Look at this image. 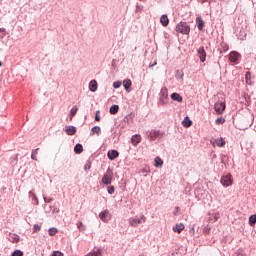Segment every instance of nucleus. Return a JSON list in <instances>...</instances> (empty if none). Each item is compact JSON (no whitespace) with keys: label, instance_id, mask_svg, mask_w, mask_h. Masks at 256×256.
<instances>
[{"label":"nucleus","instance_id":"f257e3e1","mask_svg":"<svg viewBox=\"0 0 256 256\" xmlns=\"http://www.w3.org/2000/svg\"><path fill=\"white\" fill-rule=\"evenodd\" d=\"M176 31L177 33H182L183 35H189V33H191V28L187 22H180L176 26Z\"/></svg>","mask_w":256,"mask_h":256},{"label":"nucleus","instance_id":"ddd939ff","mask_svg":"<svg viewBox=\"0 0 256 256\" xmlns=\"http://www.w3.org/2000/svg\"><path fill=\"white\" fill-rule=\"evenodd\" d=\"M123 85H124V88L125 90L127 91V93H131V85H133V83L131 82L130 79H125L123 81Z\"/></svg>","mask_w":256,"mask_h":256},{"label":"nucleus","instance_id":"1a4fd4ad","mask_svg":"<svg viewBox=\"0 0 256 256\" xmlns=\"http://www.w3.org/2000/svg\"><path fill=\"white\" fill-rule=\"evenodd\" d=\"M131 143H132V145L137 147V145H139V143H141V135H139V134L133 135L131 138Z\"/></svg>","mask_w":256,"mask_h":256},{"label":"nucleus","instance_id":"a19ab883","mask_svg":"<svg viewBox=\"0 0 256 256\" xmlns=\"http://www.w3.org/2000/svg\"><path fill=\"white\" fill-rule=\"evenodd\" d=\"M44 201H45V203H51L53 201V199L44 197Z\"/></svg>","mask_w":256,"mask_h":256},{"label":"nucleus","instance_id":"c756f323","mask_svg":"<svg viewBox=\"0 0 256 256\" xmlns=\"http://www.w3.org/2000/svg\"><path fill=\"white\" fill-rule=\"evenodd\" d=\"M7 35V30L5 28H0V39H3Z\"/></svg>","mask_w":256,"mask_h":256},{"label":"nucleus","instance_id":"a878e982","mask_svg":"<svg viewBox=\"0 0 256 256\" xmlns=\"http://www.w3.org/2000/svg\"><path fill=\"white\" fill-rule=\"evenodd\" d=\"M91 131H92L91 135H95V133H96V135H100V133H101V127H99V126H94V127L91 129Z\"/></svg>","mask_w":256,"mask_h":256},{"label":"nucleus","instance_id":"6e6552de","mask_svg":"<svg viewBox=\"0 0 256 256\" xmlns=\"http://www.w3.org/2000/svg\"><path fill=\"white\" fill-rule=\"evenodd\" d=\"M118 157L119 152L117 150L108 151V159H110V161H115Z\"/></svg>","mask_w":256,"mask_h":256},{"label":"nucleus","instance_id":"20e7f679","mask_svg":"<svg viewBox=\"0 0 256 256\" xmlns=\"http://www.w3.org/2000/svg\"><path fill=\"white\" fill-rule=\"evenodd\" d=\"M223 187H231L233 185V176L231 174H227L221 177L220 179Z\"/></svg>","mask_w":256,"mask_h":256},{"label":"nucleus","instance_id":"393cba45","mask_svg":"<svg viewBox=\"0 0 256 256\" xmlns=\"http://www.w3.org/2000/svg\"><path fill=\"white\" fill-rule=\"evenodd\" d=\"M9 241H11V243H19V236L16 234H10Z\"/></svg>","mask_w":256,"mask_h":256},{"label":"nucleus","instance_id":"dca6fc26","mask_svg":"<svg viewBox=\"0 0 256 256\" xmlns=\"http://www.w3.org/2000/svg\"><path fill=\"white\" fill-rule=\"evenodd\" d=\"M97 81L96 80H92L89 83V90L92 91V93H95V91H97Z\"/></svg>","mask_w":256,"mask_h":256},{"label":"nucleus","instance_id":"f8f14e48","mask_svg":"<svg viewBox=\"0 0 256 256\" xmlns=\"http://www.w3.org/2000/svg\"><path fill=\"white\" fill-rule=\"evenodd\" d=\"M239 59V53L238 52H231L229 54V60L231 61V63H237V60Z\"/></svg>","mask_w":256,"mask_h":256},{"label":"nucleus","instance_id":"4c0bfd02","mask_svg":"<svg viewBox=\"0 0 256 256\" xmlns=\"http://www.w3.org/2000/svg\"><path fill=\"white\" fill-rule=\"evenodd\" d=\"M52 256H63V253L61 251H54Z\"/></svg>","mask_w":256,"mask_h":256},{"label":"nucleus","instance_id":"4be33fe9","mask_svg":"<svg viewBox=\"0 0 256 256\" xmlns=\"http://www.w3.org/2000/svg\"><path fill=\"white\" fill-rule=\"evenodd\" d=\"M74 152L77 155H81V153H83V145L81 144H76V146L74 147Z\"/></svg>","mask_w":256,"mask_h":256},{"label":"nucleus","instance_id":"bb28decb","mask_svg":"<svg viewBox=\"0 0 256 256\" xmlns=\"http://www.w3.org/2000/svg\"><path fill=\"white\" fill-rule=\"evenodd\" d=\"M77 111H79V108H78L77 106H74V107L70 110L71 119H73V117H75V115H77Z\"/></svg>","mask_w":256,"mask_h":256},{"label":"nucleus","instance_id":"9d476101","mask_svg":"<svg viewBox=\"0 0 256 256\" xmlns=\"http://www.w3.org/2000/svg\"><path fill=\"white\" fill-rule=\"evenodd\" d=\"M99 217L101 221H103L104 223H107V221H109V219H107L109 217V210L100 212Z\"/></svg>","mask_w":256,"mask_h":256},{"label":"nucleus","instance_id":"2eb2a0df","mask_svg":"<svg viewBox=\"0 0 256 256\" xmlns=\"http://www.w3.org/2000/svg\"><path fill=\"white\" fill-rule=\"evenodd\" d=\"M184 229H185V225L183 223L176 224L173 227V231H175L176 233H181Z\"/></svg>","mask_w":256,"mask_h":256},{"label":"nucleus","instance_id":"79ce46f5","mask_svg":"<svg viewBox=\"0 0 256 256\" xmlns=\"http://www.w3.org/2000/svg\"><path fill=\"white\" fill-rule=\"evenodd\" d=\"M77 227H78V229H81V227H83V222H78Z\"/></svg>","mask_w":256,"mask_h":256},{"label":"nucleus","instance_id":"ea45409f","mask_svg":"<svg viewBox=\"0 0 256 256\" xmlns=\"http://www.w3.org/2000/svg\"><path fill=\"white\" fill-rule=\"evenodd\" d=\"M95 121H101V116H99V111L96 112Z\"/></svg>","mask_w":256,"mask_h":256},{"label":"nucleus","instance_id":"09e8293b","mask_svg":"<svg viewBox=\"0 0 256 256\" xmlns=\"http://www.w3.org/2000/svg\"><path fill=\"white\" fill-rule=\"evenodd\" d=\"M2 63L0 62V67H1Z\"/></svg>","mask_w":256,"mask_h":256},{"label":"nucleus","instance_id":"423d86ee","mask_svg":"<svg viewBox=\"0 0 256 256\" xmlns=\"http://www.w3.org/2000/svg\"><path fill=\"white\" fill-rule=\"evenodd\" d=\"M214 109L218 115L223 114V111H225V102H216L214 105Z\"/></svg>","mask_w":256,"mask_h":256},{"label":"nucleus","instance_id":"4468645a","mask_svg":"<svg viewBox=\"0 0 256 256\" xmlns=\"http://www.w3.org/2000/svg\"><path fill=\"white\" fill-rule=\"evenodd\" d=\"M197 28L199 31H203V27H205V22L203 21V18L197 17L196 18Z\"/></svg>","mask_w":256,"mask_h":256},{"label":"nucleus","instance_id":"7c9ffc66","mask_svg":"<svg viewBox=\"0 0 256 256\" xmlns=\"http://www.w3.org/2000/svg\"><path fill=\"white\" fill-rule=\"evenodd\" d=\"M107 190L110 195H113V193H115V186H109Z\"/></svg>","mask_w":256,"mask_h":256},{"label":"nucleus","instance_id":"aec40b11","mask_svg":"<svg viewBox=\"0 0 256 256\" xmlns=\"http://www.w3.org/2000/svg\"><path fill=\"white\" fill-rule=\"evenodd\" d=\"M213 145H217V147H225V139L223 138L216 139Z\"/></svg>","mask_w":256,"mask_h":256},{"label":"nucleus","instance_id":"e433bc0d","mask_svg":"<svg viewBox=\"0 0 256 256\" xmlns=\"http://www.w3.org/2000/svg\"><path fill=\"white\" fill-rule=\"evenodd\" d=\"M37 231H41V226H39L38 224L34 225V233H37Z\"/></svg>","mask_w":256,"mask_h":256},{"label":"nucleus","instance_id":"c9c22d12","mask_svg":"<svg viewBox=\"0 0 256 256\" xmlns=\"http://www.w3.org/2000/svg\"><path fill=\"white\" fill-rule=\"evenodd\" d=\"M245 77H246V83L249 84V81H250V79H251V72H246Z\"/></svg>","mask_w":256,"mask_h":256},{"label":"nucleus","instance_id":"a211bd4d","mask_svg":"<svg viewBox=\"0 0 256 256\" xmlns=\"http://www.w3.org/2000/svg\"><path fill=\"white\" fill-rule=\"evenodd\" d=\"M67 135H75L77 133V129L73 126H66Z\"/></svg>","mask_w":256,"mask_h":256},{"label":"nucleus","instance_id":"39448f33","mask_svg":"<svg viewBox=\"0 0 256 256\" xmlns=\"http://www.w3.org/2000/svg\"><path fill=\"white\" fill-rule=\"evenodd\" d=\"M169 97V90L164 87L161 89L160 91V102L162 103V105L167 104L168 98Z\"/></svg>","mask_w":256,"mask_h":256},{"label":"nucleus","instance_id":"7ed1b4c3","mask_svg":"<svg viewBox=\"0 0 256 256\" xmlns=\"http://www.w3.org/2000/svg\"><path fill=\"white\" fill-rule=\"evenodd\" d=\"M102 183L104 185H111L112 181H113V170H111L110 168H108L106 170V173L103 175L102 177Z\"/></svg>","mask_w":256,"mask_h":256},{"label":"nucleus","instance_id":"37998d69","mask_svg":"<svg viewBox=\"0 0 256 256\" xmlns=\"http://www.w3.org/2000/svg\"><path fill=\"white\" fill-rule=\"evenodd\" d=\"M205 1H207V0H202V3H205Z\"/></svg>","mask_w":256,"mask_h":256},{"label":"nucleus","instance_id":"c85d7f7f","mask_svg":"<svg viewBox=\"0 0 256 256\" xmlns=\"http://www.w3.org/2000/svg\"><path fill=\"white\" fill-rule=\"evenodd\" d=\"M215 123L216 125H223V123H225V118L223 117L217 118Z\"/></svg>","mask_w":256,"mask_h":256},{"label":"nucleus","instance_id":"412c9836","mask_svg":"<svg viewBox=\"0 0 256 256\" xmlns=\"http://www.w3.org/2000/svg\"><path fill=\"white\" fill-rule=\"evenodd\" d=\"M149 137H150L151 141H155V139H157V137H159V131L152 130L149 134Z\"/></svg>","mask_w":256,"mask_h":256},{"label":"nucleus","instance_id":"72a5a7b5","mask_svg":"<svg viewBox=\"0 0 256 256\" xmlns=\"http://www.w3.org/2000/svg\"><path fill=\"white\" fill-rule=\"evenodd\" d=\"M113 87H114V89H119V87H121V81L114 82Z\"/></svg>","mask_w":256,"mask_h":256},{"label":"nucleus","instance_id":"cd10ccee","mask_svg":"<svg viewBox=\"0 0 256 256\" xmlns=\"http://www.w3.org/2000/svg\"><path fill=\"white\" fill-rule=\"evenodd\" d=\"M255 223H256V214L249 217V225H251V227H253V225H255Z\"/></svg>","mask_w":256,"mask_h":256},{"label":"nucleus","instance_id":"b1692460","mask_svg":"<svg viewBox=\"0 0 256 256\" xmlns=\"http://www.w3.org/2000/svg\"><path fill=\"white\" fill-rule=\"evenodd\" d=\"M155 167H163V159L161 157L157 156L154 160Z\"/></svg>","mask_w":256,"mask_h":256},{"label":"nucleus","instance_id":"f03ea898","mask_svg":"<svg viewBox=\"0 0 256 256\" xmlns=\"http://www.w3.org/2000/svg\"><path fill=\"white\" fill-rule=\"evenodd\" d=\"M146 221H147V218L145 217V215H142L140 218L131 217L128 219V223L130 227H139L141 223H145Z\"/></svg>","mask_w":256,"mask_h":256},{"label":"nucleus","instance_id":"5701e85b","mask_svg":"<svg viewBox=\"0 0 256 256\" xmlns=\"http://www.w3.org/2000/svg\"><path fill=\"white\" fill-rule=\"evenodd\" d=\"M119 113V105H113L110 107V114L117 115Z\"/></svg>","mask_w":256,"mask_h":256},{"label":"nucleus","instance_id":"a18cd8bd","mask_svg":"<svg viewBox=\"0 0 256 256\" xmlns=\"http://www.w3.org/2000/svg\"><path fill=\"white\" fill-rule=\"evenodd\" d=\"M176 210L179 211V207H176Z\"/></svg>","mask_w":256,"mask_h":256},{"label":"nucleus","instance_id":"473e14b6","mask_svg":"<svg viewBox=\"0 0 256 256\" xmlns=\"http://www.w3.org/2000/svg\"><path fill=\"white\" fill-rule=\"evenodd\" d=\"M12 256H23V252L21 250H16L12 253Z\"/></svg>","mask_w":256,"mask_h":256},{"label":"nucleus","instance_id":"49530a36","mask_svg":"<svg viewBox=\"0 0 256 256\" xmlns=\"http://www.w3.org/2000/svg\"><path fill=\"white\" fill-rule=\"evenodd\" d=\"M85 169H88V166H85Z\"/></svg>","mask_w":256,"mask_h":256},{"label":"nucleus","instance_id":"de8ad7c7","mask_svg":"<svg viewBox=\"0 0 256 256\" xmlns=\"http://www.w3.org/2000/svg\"><path fill=\"white\" fill-rule=\"evenodd\" d=\"M85 169H88V166H85Z\"/></svg>","mask_w":256,"mask_h":256},{"label":"nucleus","instance_id":"0eeeda50","mask_svg":"<svg viewBox=\"0 0 256 256\" xmlns=\"http://www.w3.org/2000/svg\"><path fill=\"white\" fill-rule=\"evenodd\" d=\"M197 51H198V55L200 57V61L202 63H205L206 57H207V53L205 52V47L201 46Z\"/></svg>","mask_w":256,"mask_h":256},{"label":"nucleus","instance_id":"6ab92c4d","mask_svg":"<svg viewBox=\"0 0 256 256\" xmlns=\"http://www.w3.org/2000/svg\"><path fill=\"white\" fill-rule=\"evenodd\" d=\"M183 127H191L193 125V121L189 119V117H185L184 120L182 121Z\"/></svg>","mask_w":256,"mask_h":256},{"label":"nucleus","instance_id":"58836bf2","mask_svg":"<svg viewBox=\"0 0 256 256\" xmlns=\"http://www.w3.org/2000/svg\"><path fill=\"white\" fill-rule=\"evenodd\" d=\"M204 233H205L206 235H209V233H211V228L205 227V228H204Z\"/></svg>","mask_w":256,"mask_h":256},{"label":"nucleus","instance_id":"f3484780","mask_svg":"<svg viewBox=\"0 0 256 256\" xmlns=\"http://www.w3.org/2000/svg\"><path fill=\"white\" fill-rule=\"evenodd\" d=\"M171 99H173V101H177L178 103L183 101V97H181L179 93H172Z\"/></svg>","mask_w":256,"mask_h":256},{"label":"nucleus","instance_id":"2f4dec72","mask_svg":"<svg viewBox=\"0 0 256 256\" xmlns=\"http://www.w3.org/2000/svg\"><path fill=\"white\" fill-rule=\"evenodd\" d=\"M49 235H51V237H53V235H57V229H55V228H50V229H49Z\"/></svg>","mask_w":256,"mask_h":256},{"label":"nucleus","instance_id":"c03bdc74","mask_svg":"<svg viewBox=\"0 0 256 256\" xmlns=\"http://www.w3.org/2000/svg\"><path fill=\"white\" fill-rule=\"evenodd\" d=\"M88 169H91V165L88 166Z\"/></svg>","mask_w":256,"mask_h":256},{"label":"nucleus","instance_id":"9b49d317","mask_svg":"<svg viewBox=\"0 0 256 256\" xmlns=\"http://www.w3.org/2000/svg\"><path fill=\"white\" fill-rule=\"evenodd\" d=\"M160 23L162 27H167L169 25V17L167 14H164L160 17Z\"/></svg>","mask_w":256,"mask_h":256},{"label":"nucleus","instance_id":"f704fd0d","mask_svg":"<svg viewBox=\"0 0 256 256\" xmlns=\"http://www.w3.org/2000/svg\"><path fill=\"white\" fill-rule=\"evenodd\" d=\"M38 154H39V152H32L31 159H33V161H37V155Z\"/></svg>","mask_w":256,"mask_h":256}]
</instances>
